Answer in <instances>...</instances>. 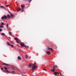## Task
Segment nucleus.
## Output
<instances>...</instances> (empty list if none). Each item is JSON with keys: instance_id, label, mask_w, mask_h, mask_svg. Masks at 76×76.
<instances>
[{"instance_id": "22", "label": "nucleus", "mask_w": 76, "mask_h": 76, "mask_svg": "<svg viewBox=\"0 0 76 76\" xmlns=\"http://www.w3.org/2000/svg\"><path fill=\"white\" fill-rule=\"evenodd\" d=\"M9 35H10L12 36V34H11V32H9Z\"/></svg>"}, {"instance_id": "33", "label": "nucleus", "mask_w": 76, "mask_h": 76, "mask_svg": "<svg viewBox=\"0 0 76 76\" xmlns=\"http://www.w3.org/2000/svg\"><path fill=\"white\" fill-rule=\"evenodd\" d=\"M50 50H51L52 51H53V50L52 49H51V48Z\"/></svg>"}, {"instance_id": "37", "label": "nucleus", "mask_w": 76, "mask_h": 76, "mask_svg": "<svg viewBox=\"0 0 76 76\" xmlns=\"http://www.w3.org/2000/svg\"><path fill=\"white\" fill-rule=\"evenodd\" d=\"M13 70H15V69L14 68H12Z\"/></svg>"}, {"instance_id": "23", "label": "nucleus", "mask_w": 76, "mask_h": 76, "mask_svg": "<svg viewBox=\"0 0 76 76\" xmlns=\"http://www.w3.org/2000/svg\"><path fill=\"white\" fill-rule=\"evenodd\" d=\"M7 28H8V27H9V24L8 23H7Z\"/></svg>"}, {"instance_id": "13", "label": "nucleus", "mask_w": 76, "mask_h": 76, "mask_svg": "<svg viewBox=\"0 0 76 76\" xmlns=\"http://www.w3.org/2000/svg\"><path fill=\"white\" fill-rule=\"evenodd\" d=\"M0 7H1L2 8H3V9H5V7L3 6H0Z\"/></svg>"}, {"instance_id": "31", "label": "nucleus", "mask_w": 76, "mask_h": 76, "mask_svg": "<svg viewBox=\"0 0 76 76\" xmlns=\"http://www.w3.org/2000/svg\"><path fill=\"white\" fill-rule=\"evenodd\" d=\"M43 70H45V71H47V70H46L45 69H43Z\"/></svg>"}, {"instance_id": "26", "label": "nucleus", "mask_w": 76, "mask_h": 76, "mask_svg": "<svg viewBox=\"0 0 76 76\" xmlns=\"http://www.w3.org/2000/svg\"><path fill=\"white\" fill-rule=\"evenodd\" d=\"M10 46H11L12 47H13V45H10Z\"/></svg>"}, {"instance_id": "17", "label": "nucleus", "mask_w": 76, "mask_h": 76, "mask_svg": "<svg viewBox=\"0 0 76 76\" xmlns=\"http://www.w3.org/2000/svg\"><path fill=\"white\" fill-rule=\"evenodd\" d=\"M29 67H31L32 66V64H30L29 65Z\"/></svg>"}, {"instance_id": "36", "label": "nucleus", "mask_w": 76, "mask_h": 76, "mask_svg": "<svg viewBox=\"0 0 76 76\" xmlns=\"http://www.w3.org/2000/svg\"><path fill=\"white\" fill-rule=\"evenodd\" d=\"M1 70H3V68H1Z\"/></svg>"}, {"instance_id": "24", "label": "nucleus", "mask_w": 76, "mask_h": 76, "mask_svg": "<svg viewBox=\"0 0 76 76\" xmlns=\"http://www.w3.org/2000/svg\"><path fill=\"white\" fill-rule=\"evenodd\" d=\"M10 15H11V16H12V17H13V15L10 14Z\"/></svg>"}, {"instance_id": "34", "label": "nucleus", "mask_w": 76, "mask_h": 76, "mask_svg": "<svg viewBox=\"0 0 76 76\" xmlns=\"http://www.w3.org/2000/svg\"><path fill=\"white\" fill-rule=\"evenodd\" d=\"M57 74H58V75H59L60 73H59V72H57Z\"/></svg>"}, {"instance_id": "8", "label": "nucleus", "mask_w": 76, "mask_h": 76, "mask_svg": "<svg viewBox=\"0 0 76 76\" xmlns=\"http://www.w3.org/2000/svg\"><path fill=\"white\" fill-rule=\"evenodd\" d=\"M4 64H5V66H7V67H8L9 66L8 64H5L4 63Z\"/></svg>"}, {"instance_id": "4", "label": "nucleus", "mask_w": 76, "mask_h": 76, "mask_svg": "<svg viewBox=\"0 0 76 76\" xmlns=\"http://www.w3.org/2000/svg\"><path fill=\"white\" fill-rule=\"evenodd\" d=\"M21 7H22V12H24V10H23V9H24V7H25V5H21Z\"/></svg>"}, {"instance_id": "12", "label": "nucleus", "mask_w": 76, "mask_h": 76, "mask_svg": "<svg viewBox=\"0 0 76 76\" xmlns=\"http://www.w3.org/2000/svg\"><path fill=\"white\" fill-rule=\"evenodd\" d=\"M54 75H57V72H54Z\"/></svg>"}, {"instance_id": "28", "label": "nucleus", "mask_w": 76, "mask_h": 76, "mask_svg": "<svg viewBox=\"0 0 76 76\" xmlns=\"http://www.w3.org/2000/svg\"><path fill=\"white\" fill-rule=\"evenodd\" d=\"M2 31V29L0 28V32H1Z\"/></svg>"}, {"instance_id": "14", "label": "nucleus", "mask_w": 76, "mask_h": 76, "mask_svg": "<svg viewBox=\"0 0 76 76\" xmlns=\"http://www.w3.org/2000/svg\"><path fill=\"white\" fill-rule=\"evenodd\" d=\"M7 45H8L10 46V43H9V42H7Z\"/></svg>"}, {"instance_id": "15", "label": "nucleus", "mask_w": 76, "mask_h": 76, "mask_svg": "<svg viewBox=\"0 0 76 76\" xmlns=\"http://www.w3.org/2000/svg\"><path fill=\"white\" fill-rule=\"evenodd\" d=\"M14 39L15 40H16V41H17L18 40V38H17V37H15L14 38Z\"/></svg>"}, {"instance_id": "29", "label": "nucleus", "mask_w": 76, "mask_h": 76, "mask_svg": "<svg viewBox=\"0 0 76 76\" xmlns=\"http://www.w3.org/2000/svg\"><path fill=\"white\" fill-rule=\"evenodd\" d=\"M15 71H12V73H15Z\"/></svg>"}, {"instance_id": "3", "label": "nucleus", "mask_w": 76, "mask_h": 76, "mask_svg": "<svg viewBox=\"0 0 76 76\" xmlns=\"http://www.w3.org/2000/svg\"><path fill=\"white\" fill-rule=\"evenodd\" d=\"M20 45H21V47L22 48H23V47H26V46L25 45V43H20Z\"/></svg>"}, {"instance_id": "5", "label": "nucleus", "mask_w": 76, "mask_h": 76, "mask_svg": "<svg viewBox=\"0 0 76 76\" xmlns=\"http://www.w3.org/2000/svg\"><path fill=\"white\" fill-rule=\"evenodd\" d=\"M46 53L47 54H48V55H50L51 54V52L50 51H47Z\"/></svg>"}, {"instance_id": "2", "label": "nucleus", "mask_w": 76, "mask_h": 76, "mask_svg": "<svg viewBox=\"0 0 76 76\" xmlns=\"http://www.w3.org/2000/svg\"><path fill=\"white\" fill-rule=\"evenodd\" d=\"M7 16H6V15H4L1 18V19H2V20H3V19H5V20H6V19H7Z\"/></svg>"}, {"instance_id": "1", "label": "nucleus", "mask_w": 76, "mask_h": 76, "mask_svg": "<svg viewBox=\"0 0 76 76\" xmlns=\"http://www.w3.org/2000/svg\"><path fill=\"white\" fill-rule=\"evenodd\" d=\"M35 63H34L33 64L32 67V70L33 71V72H34V70L35 69V68H36L37 67V66H36L35 65Z\"/></svg>"}, {"instance_id": "16", "label": "nucleus", "mask_w": 76, "mask_h": 76, "mask_svg": "<svg viewBox=\"0 0 76 76\" xmlns=\"http://www.w3.org/2000/svg\"><path fill=\"white\" fill-rule=\"evenodd\" d=\"M51 71H52V72H54V69H52L51 70Z\"/></svg>"}, {"instance_id": "18", "label": "nucleus", "mask_w": 76, "mask_h": 76, "mask_svg": "<svg viewBox=\"0 0 76 76\" xmlns=\"http://www.w3.org/2000/svg\"><path fill=\"white\" fill-rule=\"evenodd\" d=\"M27 0L28 1H29V2H30L31 1H32V0Z\"/></svg>"}, {"instance_id": "9", "label": "nucleus", "mask_w": 76, "mask_h": 76, "mask_svg": "<svg viewBox=\"0 0 76 76\" xmlns=\"http://www.w3.org/2000/svg\"><path fill=\"white\" fill-rule=\"evenodd\" d=\"M1 35L2 36H5V34H4V33H1Z\"/></svg>"}, {"instance_id": "20", "label": "nucleus", "mask_w": 76, "mask_h": 76, "mask_svg": "<svg viewBox=\"0 0 76 76\" xmlns=\"http://www.w3.org/2000/svg\"><path fill=\"white\" fill-rule=\"evenodd\" d=\"M20 9H20V8H18V10H19V11L20 10Z\"/></svg>"}, {"instance_id": "7", "label": "nucleus", "mask_w": 76, "mask_h": 76, "mask_svg": "<svg viewBox=\"0 0 76 76\" xmlns=\"http://www.w3.org/2000/svg\"><path fill=\"white\" fill-rule=\"evenodd\" d=\"M7 17L8 19H10V18L11 16L9 14H7Z\"/></svg>"}, {"instance_id": "6", "label": "nucleus", "mask_w": 76, "mask_h": 76, "mask_svg": "<svg viewBox=\"0 0 76 76\" xmlns=\"http://www.w3.org/2000/svg\"><path fill=\"white\" fill-rule=\"evenodd\" d=\"M4 69L6 70V71L7 72H8V73H10V72H9L7 70V68H6V67H4Z\"/></svg>"}, {"instance_id": "11", "label": "nucleus", "mask_w": 76, "mask_h": 76, "mask_svg": "<svg viewBox=\"0 0 76 76\" xmlns=\"http://www.w3.org/2000/svg\"><path fill=\"white\" fill-rule=\"evenodd\" d=\"M56 68H57V66H54L53 67V69H56Z\"/></svg>"}, {"instance_id": "32", "label": "nucleus", "mask_w": 76, "mask_h": 76, "mask_svg": "<svg viewBox=\"0 0 76 76\" xmlns=\"http://www.w3.org/2000/svg\"><path fill=\"white\" fill-rule=\"evenodd\" d=\"M6 7H8V6H9V5H6Z\"/></svg>"}, {"instance_id": "19", "label": "nucleus", "mask_w": 76, "mask_h": 76, "mask_svg": "<svg viewBox=\"0 0 76 76\" xmlns=\"http://www.w3.org/2000/svg\"><path fill=\"white\" fill-rule=\"evenodd\" d=\"M16 42L18 44H19V42L18 40L16 41Z\"/></svg>"}, {"instance_id": "10", "label": "nucleus", "mask_w": 76, "mask_h": 76, "mask_svg": "<svg viewBox=\"0 0 76 76\" xmlns=\"http://www.w3.org/2000/svg\"><path fill=\"white\" fill-rule=\"evenodd\" d=\"M18 60H21V57H20V56H18Z\"/></svg>"}, {"instance_id": "35", "label": "nucleus", "mask_w": 76, "mask_h": 76, "mask_svg": "<svg viewBox=\"0 0 76 76\" xmlns=\"http://www.w3.org/2000/svg\"><path fill=\"white\" fill-rule=\"evenodd\" d=\"M59 74L61 75V73L60 72L59 73Z\"/></svg>"}, {"instance_id": "27", "label": "nucleus", "mask_w": 76, "mask_h": 76, "mask_svg": "<svg viewBox=\"0 0 76 76\" xmlns=\"http://www.w3.org/2000/svg\"><path fill=\"white\" fill-rule=\"evenodd\" d=\"M25 58L26 59H27L28 58V56H26V57Z\"/></svg>"}, {"instance_id": "21", "label": "nucleus", "mask_w": 76, "mask_h": 76, "mask_svg": "<svg viewBox=\"0 0 76 76\" xmlns=\"http://www.w3.org/2000/svg\"><path fill=\"white\" fill-rule=\"evenodd\" d=\"M48 50H50V49H51V48H50V47H48Z\"/></svg>"}, {"instance_id": "38", "label": "nucleus", "mask_w": 76, "mask_h": 76, "mask_svg": "<svg viewBox=\"0 0 76 76\" xmlns=\"http://www.w3.org/2000/svg\"><path fill=\"white\" fill-rule=\"evenodd\" d=\"M0 67H1V65H0Z\"/></svg>"}, {"instance_id": "30", "label": "nucleus", "mask_w": 76, "mask_h": 76, "mask_svg": "<svg viewBox=\"0 0 76 76\" xmlns=\"http://www.w3.org/2000/svg\"><path fill=\"white\" fill-rule=\"evenodd\" d=\"M2 27H3V26H1V25L0 26L1 28H2Z\"/></svg>"}, {"instance_id": "25", "label": "nucleus", "mask_w": 76, "mask_h": 76, "mask_svg": "<svg viewBox=\"0 0 76 76\" xmlns=\"http://www.w3.org/2000/svg\"><path fill=\"white\" fill-rule=\"evenodd\" d=\"M2 25H4V23L3 22H2L1 23V24Z\"/></svg>"}]
</instances>
